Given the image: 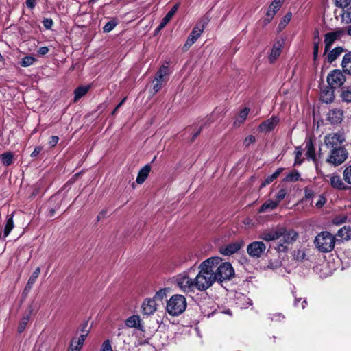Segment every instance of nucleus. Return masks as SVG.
<instances>
[{
    "mask_svg": "<svg viewBox=\"0 0 351 351\" xmlns=\"http://www.w3.org/2000/svg\"><path fill=\"white\" fill-rule=\"evenodd\" d=\"M217 265H199V272L195 278V285H196L197 290L199 291H206L217 282V277L214 271V268Z\"/></svg>",
    "mask_w": 351,
    "mask_h": 351,
    "instance_id": "nucleus-1",
    "label": "nucleus"
},
{
    "mask_svg": "<svg viewBox=\"0 0 351 351\" xmlns=\"http://www.w3.org/2000/svg\"><path fill=\"white\" fill-rule=\"evenodd\" d=\"M339 242V239L328 231H322L319 233L314 239V244L317 250L320 252H330Z\"/></svg>",
    "mask_w": 351,
    "mask_h": 351,
    "instance_id": "nucleus-2",
    "label": "nucleus"
},
{
    "mask_svg": "<svg viewBox=\"0 0 351 351\" xmlns=\"http://www.w3.org/2000/svg\"><path fill=\"white\" fill-rule=\"evenodd\" d=\"M186 308V300L184 296L176 294L172 295L167 301L166 310L172 316H178Z\"/></svg>",
    "mask_w": 351,
    "mask_h": 351,
    "instance_id": "nucleus-3",
    "label": "nucleus"
},
{
    "mask_svg": "<svg viewBox=\"0 0 351 351\" xmlns=\"http://www.w3.org/2000/svg\"><path fill=\"white\" fill-rule=\"evenodd\" d=\"M348 153L344 147L329 149L328 156L326 162L333 165L338 166L342 164L348 158Z\"/></svg>",
    "mask_w": 351,
    "mask_h": 351,
    "instance_id": "nucleus-4",
    "label": "nucleus"
},
{
    "mask_svg": "<svg viewBox=\"0 0 351 351\" xmlns=\"http://www.w3.org/2000/svg\"><path fill=\"white\" fill-rule=\"evenodd\" d=\"M344 134L341 132H332L324 136V145L328 149L343 147L342 144L345 142Z\"/></svg>",
    "mask_w": 351,
    "mask_h": 351,
    "instance_id": "nucleus-5",
    "label": "nucleus"
},
{
    "mask_svg": "<svg viewBox=\"0 0 351 351\" xmlns=\"http://www.w3.org/2000/svg\"><path fill=\"white\" fill-rule=\"evenodd\" d=\"M215 274L217 277V282L223 287V283L234 277L235 273L232 265H219Z\"/></svg>",
    "mask_w": 351,
    "mask_h": 351,
    "instance_id": "nucleus-6",
    "label": "nucleus"
},
{
    "mask_svg": "<svg viewBox=\"0 0 351 351\" xmlns=\"http://www.w3.org/2000/svg\"><path fill=\"white\" fill-rule=\"evenodd\" d=\"M346 77L343 73L338 69L331 71L327 77V82L332 89L341 87L345 82Z\"/></svg>",
    "mask_w": 351,
    "mask_h": 351,
    "instance_id": "nucleus-7",
    "label": "nucleus"
},
{
    "mask_svg": "<svg viewBox=\"0 0 351 351\" xmlns=\"http://www.w3.org/2000/svg\"><path fill=\"white\" fill-rule=\"evenodd\" d=\"M284 233V227L276 226L274 228L265 230L262 232L259 236V238L266 241H271L278 239L282 237V235H283Z\"/></svg>",
    "mask_w": 351,
    "mask_h": 351,
    "instance_id": "nucleus-8",
    "label": "nucleus"
},
{
    "mask_svg": "<svg viewBox=\"0 0 351 351\" xmlns=\"http://www.w3.org/2000/svg\"><path fill=\"white\" fill-rule=\"evenodd\" d=\"M178 287L185 293L194 292L196 289L195 279L189 278V276H180L176 280Z\"/></svg>",
    "mask_w": 351,
    "mask_h": 351,
    "instance_id": "nucleus-9",
    "label": "nucleus"
},
{
    "mask_svg": "<svg viewBox=\"0 0 351 351\" xmlns=\"http://www.w3.org/2000/svg\"><path fill=\"white\" fill-rule=\"evenodd\" d=\"M344 32L341 29H337L333 32H328L324 35V54L331 48L333 43L341 38Z\"/></svg>",
    "mask_w": 351,
    "mask_h": 351,
    "instance_id": "nucleus-10",
    "label": "nucleus"
},
{
    "mask_svg": "<svg viewBox=\"0 0 351 351\" xmlns=\"http://www.w3.org/2000/svg\"><path fill=\"white\" fill-rule=\"evenodd\" d=\"M324 180L329 182L330 186L337 190H347L348 186L343 182L340 176L332 173L326 175L324 177Z\"/></svg>",
    "mask_w": 351,
    "mask_h": 351,
    "instance_id": "nucleus-11",
    "label": "nucleus"
},
{
    "mask_svg": "<svg viewBox=\"0 0 351 351\" xmlns=\"http://www.w3.org/2000/svg\"><path fill=\"white\" fill-rule=\"evenodd\" d=\"M266 249L265 245L262 241H254L248 245L247 252L252 257H260Z\"/></svg>",
    "mask_w": 351,
    "mask_h": 351,
    "instance_id": "nucleus-12",
    "label": "nucleus"
},
{
    "mask_svg": "<svg viewBox=\"0 0 351 351\" xmlns=\"http://www.w3.org/2000/svg\"><path fill=\"white\" fill-rule=\"evenodd\" d=\"M204 29V25L202 24L201 26L196 25L190 33L187 38V40L184 45L185 50H187L191 46H192L195 42L201 36Z\"/></svg>",
    "mask_w": 351,
    "mask_h": 351,
    "instance_id": "nucleus-13",
    "label": "nucleus"
},
{
    "mask_svg": "<svg viewBox=\"0 0 351 351\" xmlns=\"http://www.w3.org/2000/svg\"><path fill=\"white\" fill-rule=\"evenodd\" d=\"M279 118L276 116H273L271 118L265 120L263 123H261L258 130L259 132H269L271 130H273L275 127L279 123Z\"/></svg>",
    "mask_w": 351,
    "mask_h": 351,
    "instance_id": "nucleus-14",
    "label": "nucleus"
},
{
    "mask_svg": "<svg viewBox=\"0 0 351 351\" xmlns=\"http://www.w3.org/2000/svg\"><path fill=\"white\" fill-rule=\"evenodd\" d=\"M343 119V112L340 108L331 109L327 114V120L332 125L341 123Z\"/></svg>",
    "mask_w": 351,
    "mask_h": 351,
    "instance_id": "nucleus-15",
    "label": "nucleus"
},
{
    "mask_svg": "<svg viewBox=\"0 0 351 351\" xmlns=\"http://www.w3.org/2000/svg\"><path fill=\"white\" fill-rule=\"evenodd\" d=\"M242 245L239 241L228 243L219 247V252L224 256H230L238 252Z\"/></svg>",
    "mask_w": 351,
    "mask_h": 351,
    "instance_id": "nucleus-16",
    "label": "nucleus"
},
{
    "mask_svg": "<svg viewBox=\"0 0 351 351\" xmlns=\"http://www.w3.org/2000/svg\"><path fill=\"white\" fill-rule=\"evenodd\" d=\"M313 269L321 278H324L330 276L336 269L331 267L330 265H315Z\"/></svg>",
    "mask_w": 351,
    "mask_h": 351,
    "instance_id": "nucleus-17",
    "label": "nucleus"
},
{
    "mask_svg": "<svg viewBox=\"0 0 351 351\" xmlns=\"http://www.w3.org/2000/svg\"><path fill=\"white\" fill-rule=\"evenodd\" d=\"M157 304L154 298H146L142 304V312L144 315H152L157 309Z\"/></svg>",
    "mask_w": 351,
    "mask_h": 351,
    "instance_id": "nucleus-18",
    "label": "nucleus"
},
{
    "mask_svg": "<svg viewBox=\"0 0 351 351\" xmlns=\"http://www.w3.org/2000/svg\"><path fill=\"white\" fill-rule=\"evenodd\" d=\"M305 149H306V156L307 158L309 160H312L314 163L317 165V158L316 157L315 150L314 145L313 144V141L311 139H309L306 142L305 145Z\"/></svg>",
    "mask_w": 351,
    "mask_h": 351,
    "instance_id": "nucleus-19",
    "label": "nucleus"
},
{
    "mask_svg": "<svg viewBox=\"0 0 351 351\" xmlns=\"http://www.w3.org/2000/svg\"><path fill=\"white\" fill-rule=\"evenodd\" d=\"M179 8V3H176L173 6V8L171 9L170 11L167 12V14L165 15V16L162 19L160 24L158 27V30H161L163 29L167 24L169 22V21L171 19V18L173 16V15L176 14V12L178 11V9Z\"/></svg>",
    "mask_w": 351,
    "mask_h": 351,
    "instance_id": "nucleus-20",
    "label": "nucleus"
},
{
    "mask_svg": "<svg viewBox=\"0 0 351 351\" xmlns=\"http://www.w3.org/2000/svg\"><path fill=\"white\" fill-rule=\"evenodd\" d=\"M150 171H151L150 165H149V164L145 165L138 171L137 178H136V182L139 184H143L145 182V180L147 179V178L148 177Z\"/></svg>",
    "mask_w": 351,
    "mask_h": 351,
    "instance_id": "nucleus-21",
    "label": "nucleus"
},
{
    "mask_svg": "<svg viewBox=\"0 0 351 351\" xmlns=\"http://www.w3.org/2000/svg\"><path fill=\"white\" fill-rule=\"evenodd\" d=\"M40 273V267H38L36 268V269L33 271V273L30 276V277L27 282V285L24 289L23 293H27L28 292L30 291L34 284L35 283L38 277L39 276Z\"/></svg>",
    "mask_w": 351,
    "mask_h": 351,
    "instance_id": "nucleus-22",
    "label": "nucleus"
},
{
    "mask_svg": "<svg viewBox=\"0 0 351 351\" xmlns=\"http://www.w3.org/2000/svg\"><path fill=\"white\" fill-rule=\"evenodd\" d=\"M336 235L340 238L339 241L349 240L351 238V227L349 226H344L338 230Z\"/></svg>",
    "mask_w": 351,
    "mask_h": 351,
    "instance_id": "nucleus-23",
    "label": "nucleus"
},
{
    "mask_svg": "<svg viewBox=\"0 0 351 351\" xmlns=\"http://www.w3.org/2000/svg\"><path fill=\"white\" fill-rule=\"evenodd\" d=\"M298 237V234L296 232L293 230H287L285 228V233L282 235L281 237L283 239L284 243L290 244L295 241Z\"/></svg>",
    "mask_w": 351,
    "mask_h": 351,
    "instance_id": "nucleus-24",
    "label": "nucleus"
},
{
    "mask_svg": "<svg viewBox=\"0 0 351 351\" xmlns=\"http://www.w3.org/2000/svg\"><path fill=\"white\" fill-rule=\"evenodd\" d=\"M345 51L341 47H337L330 51L327 56V61L329 63L333 62L336 60Z\"/></svg>",
    "mask_w": 351,
    "mask_h": 351,
    "instance_id": "nucleus-25",
    "label": "nucleus"
},
{
    "mask_svg": "<svg viewBox=\"0 0 351 351\" xmlns=\"http://www.w3.org/2000/svg\"><path fill=\"white\" fill-rule=\"evenodd\" d=\"M90 85L85 86H79L74 90V98L73 101H77L81 97H84L90 90Z\"/></svg>",
    "mask_w": 351,
    "mask_h": 351,
    "instance_id": "nucleus-26",
    "label": "nucleus"
},
{
    "mask_svg": "<svg viewBox=\"0 0 351 351\" xmlns=\"http://www.w3.org/2000/svg\"><path fill=\"white\" fill-rule=\"evenodd\" d=\"M282 45L280 43L275 44L271 49V51L269 56V60L271 63L275 62V60L279 57L281 53Z\"/></svg>",
    "mask_w": 351,
    "mask_h": 351,
    "instance_id": "nucleus-27",
    "label": "nucleus"
},
{
    "mask_svg": "<svg viewBox=\"0 0 351 351\" xmlns=\"http://www.w3.org/2000/svg\"><path fill=\"white\" fill-rule=\"evenodd\" d=\"M343 71L351 75V52L346 53L341 63Z\"/></svg>",
    "mask_w": 351,
    "mask_h": 351,
    "instance_id": "nucleus-28",
    "label": "nucleus"
},
{
    "mask_svg": "<svg viewBox=\"0 0 351 351\" xmlns=\"http://www.w3.org/2000/svg\"><path fill=\"white\" fill-rule=\"evenodd\" d=\"M278 206V202L269 199L266 201L259 208L258 213H264L267 210H274Z\"/></svg>",
    "mask_w": 351,
    "mask_h": 351,
    "instance_id": "nucleus-29",
    "label": "nucleus"
},
{
    "mask_svg": "<svg viewBox=\"0 0 351 351\" xmlns=\"http://www.w3.org/2000/svg\"><path fill=\"white\" fill-rule=\"evenodd\" d=\"M141 319L138 315H132L125 320V325L129 328H140Z\"/></svg>",
    "mask_w": 351,
    "mask_h": 351,
    "instance_id": "nucleus-30",
    "label": "nucleus"
},
{
    "mask_svg": "<svg viewBox=\"0 0 351 351\" xmlns=\"http://www.w3.org/2000/svg\"><path fill=\"white\" fill-rule=\"evenodd\" d=\"M32 309L29 308L28 313H25V315H24L21 321L19 322V326H18V332L19 333H21L25 330V329L27 325V323L29 320L30 315L32 314Z\"/></svg>",
    "mask_w": 351,
    "mask_h": 351,
    "instance_id": "nucleus-31",
    "label": "nucleus"
},
{
    "mask_svg": "<svg viewBox=\"0 0 351 351\" xmlns=\"http://www.w3.org/2000/svg\"><path fill=\"white\" fill-rule=\"evenodd\" d=\"M14 228L13 215L7 217L6 224L3 230V237H6Z\"/></svg>",
    "mask_w": 351,
    "mask_h": 351,
    "instance_id": "nucleus-32",
    "label": "nucleus"
},
{
    "mask_svg": "<svg viewBox=\"0 0 351 351\" xmlns=\"http://www.w3.org/2000/svg\"><path fill=\"white\" fill-rule=\"evenodd\" d=\"M0 160L3 165L9 166L13 162V154L10 152L3 153L0 155Z\"/></svg>",
    "mask_w": 351,
    "mask_h": 351,
    "instance_id": "nucleus-33",
    "label": "nucleus"
},
{
    "mask_svg": "<svg viewBox=\"0 0 351 351\" xmlns=\"http://www.w3.org/2000/svg\"><path fill=\"white\" fill-rule=\"evenodd\" d=\"M283 171V168H278L273 174L265 178L264 182L261 184V187H264L266 185L272 182L275 179H276L281 172Z\"/></svg>",
    "mask_w": 351,
    "mask_h": 351,
    "instance_id": "nucleus-34",
    "label": "nucleus"
},
{
    "mask_svg": "<svg viewBox=\"0 0 351 351\" xmlns=\"http://www.w3.org/2000/svg\"><path fill=\"white\" fill-rule=\"evenodd\" d=\"M249 112H250V108H244L243 109H242L240 111L234 124H236L237 122H238L239 124L243 123L245 121Z\"/></svg>",
    "mask_w": 351,
    "mask_h": 351,
    "instance_id": "nucleus-35",
    "label": "nucleus"
},
{
    "mask_svg": "<svg viewBox=\"0 0 351 351\" xmlns=\"http://www.w3.org/2000/svg\"><path fill=\"white\" fill-rule=\"evenodd\" d=\"M169 291V288H163L158 291L155 295L154 296V299L156 301H162V300L166 298L167 293Z\"/></svg>",
    "mask_w": 351,
    "mask_h": 351,
    "instance_id": "nucleus-36",
    "label": "nucleus"
},
{
    "mask_svg": "<svg viewBox=\"0 0 351 351\" xmlns=\"http://www.w3.org/2000/svg\"><path fill=\"white\" fill-rule=\"evenodd\" d=\"M341 98L343 101L346 102L351 101V86L345 87L341 93Z\"/></svg>",
    "mask_w": 351,
    "mask_h": 351,
    "instance_id": "nucleus-37",
    "label": "nucleus"
},
{
    "mask_svg": "<svg viewBox=\"0 0 351 351\" xmlns=\"http://www.w3.org/2000/svg\"><path fill=\"white\" fill-rule=\"evenodd\" d=\"M36 61V59L32 56H25L22 58L20 64L23 67H27L32 65Z\"/></svg>",
    "mask_w": 351,
    "mask_h": 351,
    "instance_id": "nucleus-38",
    "label": "nucleus"
},
{
    "mask_svg": "<svg viewBox=\"0 0 351 351\" xmlns=\"http://www.w3.org/2000/svg\"><path fill=\"white\" fill-rule=\"evenodd\" d=\"M300 175L296 170H293L290 172L285 178V180L287 182H295L299 180Z\"/></svg>",
    "mask_w": 351,
    "mask_h": 351,
    "instance_id": "nucleus-39",
    "label": "nucleus"
},
{
    "mask_svg": "<svg viewBox=\"0 0 351 351\" xmlns=\"http://www.w3.org/2000/svg\"><path fill=\"white\" fill-rule=\"evenodd\" d=\"M319 32H317L316 36L314 38L313 42V58L315 60L317 57L319 52Z\"/></svg>",
    "mask_w": 351,
    "mask_h": 351,
    "instance_id": "nucleus-40",
    "label": "nucleus"
},
{
    "mask_svg": "<svg viewBox=\"0 0 351 351\" xmlns=\"http://www.w3.org/2000/svg\"><path fill=\"white\" fill-rule=\"evenodd\" d=\"M343 177L344 181L348 184L351 185V165L347 166L343 172Z\"/></svg>",
    "mask_w": 351,
    "mask_h": 351,
    "instance_id": "nucleus-41",
    "label": "nucleus"
},
{
    "mask_svg": "<svg viewBox=\"0 0 351 351\" xmlns=\"http://www.w3.org/2000/svg\"><path fill=\"white\" fill-rule=\"evenodd\" d=\"M292 14L291 12H288L285 14V16L283 17L282 20L280 21V23L278 25V28L280 30L284 29L285 26L289 23V21L291 19Z\"/></svg>",
    "mask_w": 351,
    "mask_h": 351,
    "instance_id": "nucleus-42",
    "label": "nucleus"
},
{
    "mask_svg": "<svg viewBox=\"0 0 351 351\" xmlns=\"http://www.w3.org/2000/svg\"><path fill=\"white\" fill-rule=\"evenodd\" d=\"M274 16V12L271 10V7H269L266 13V16L263 21L264 25H268L271 21Z\"/></svg>",
    "mask_w": 351,
    "mask_h": 351,
    "instance_id": "nucleus-43",
    "label": "nucleus"
},
{
    "mask_svg": "<svg viewBox=\"0 0 351 351\" xmlns=\"http://www.w3.org/2000/svg\"><path fill=\"white\" fill-rule=\"evenodd\" d=\"M117 25V23L115 20H111L108 21L103 27V32L105 33H108L111 32Z\"/></svg>",
    "mask_w": 351,
    "mask_h": 351,
    "instance_id": "nucleus-44",
    "label": "nucleus"
},
{
    "mask_svg": "<svg viewBox=\"0 0 351 351\" xmlns=\"http://www.w3.org/2000/svg\"><path fill=\"white\" fill-rule=\"evenodd\" d=\"M88 322L84 321L80 324L78 329V330L82 333L81 335H85L86 337L90 332V328H88Z\"/></svg>",
    "mask_w": 351,
    "mask_h": 351,
    "instance_id": "nucleus-45",
    "label": "nucleus"
},
{
    "mask_svg": "<svg viewBox=\"0 0 351 351\" xmlns=\"http://www.w3.org/2000/svg\"><path fill=\"white\" fill-rule=\"evenodd\" d=\"M86 339V337L85 335H80V336L79 337L77 340H76V338H75L74 345L75 344H76V345L74 346L77 348H79V350H80Z\"/></svg>",
    "mask_w": 351,
    "mask_h": 351,
    "instance_id": "nucleus-46",
    "label": "nucleus"
},
{
    "mask_svg": "<svg viewBox=\"0 0 351 351\" xmlns=\"http://www.w3.org/2000/svg\"><path fill=\"white\" fill-rule=\"evenodd\" d=\"M334 1L337 7L345 8L349 5L351 0H334Z\"/></svg>",
    "mask_w": 351,
    "mask_h": 351,
    "instance_id": "nucleus-47",
    "label": "nucleus"
},
{
    "mask_svg": "<svg viewBox=\"0 0 351 351\" xmlns=\"http://www.w3.org/2000/svg\"><path fill=\"white\" fill-rule=\"evenodd\" d=\"M159 75H162V77H165L169 74V67L167 65L162 64L158 69L156 73Z\"/></svg>",
    "mask_w": 351,
    "mask_h": 351,
    "instance_id": "nucleus-48",
    "label": "nucleus"
},
{
    "mask_svg": "<svg viewBox=\"0 0 351 351\" xmlns=\"http://www.w3.org/2000/svg\"><path fill=\"white\" fill-rule=\"evenodd\" d=\"M284 265H273V264H271V265H267V268H269V269H273V270L279 269L280 270L279 274H282V275H284L282 274V269L287 270V267H284Z\"/></svg>",
    "mask_w": 351,
    "mask_h": 351,
    "instance_id": "nucleus-49",
    "label": "nucleus"
},
{
    "mask_svg": "<svg viewBox=\"0 0 351 351\" xmlns=\"http://www.w3.org/2000/svg\"><path fill=\"white\" fill-rule=\"evenodd\" d=\"M221 261V258L219 256H213L204 260L202 263H220Z\"/></svg>",
    "mask_w": 351,
    "mask_h": 351,
    "instance_id": "nucleus-50",
    "label": "nucleus"
},
{
    "mask_svg": "<svg viewBox=\"0 0 351 351\" xmlns=\"http://www.w3.org/2000/svg\"><path fill=\"white\" fill-rule=\"evenodd\" d=\"M326 203V197L324 195H319L317 197V200L315 202V206L317 208H322Z\"/></svg>",
    "mask_w": 351,
    "mask_h": 351,
    "instance_id": "nucleus-51",
    "label": "nucleus"
},
{
    "mask_svg": "<svg viewBox=\"0 0 351 351\" xmlns=\"http://www.w3.org/2000/svg\"><path fill=\"white\" fill-rule=\"evenodd\" d=\"M287 195V191L285 189H281L276 194V201L278 202V203L282 201Z\"/></svg>",
    "mask_w": 351,
    "mask_h": 351,
    "instance_id": "nucleus-52",
    "label": "nucleus"
},
{
    "mask_svg": "<svg viewBox=\"0 0 351 351\" xmlns=\"http://www.w3.org/2000/svg\"><path fill=\"white\" fill-rule=\"evenodd\" d=\"M101 351H112L110 340L107 339L104 341L101 346Z\"/></svg>",
    "mask_w": 351,
    "mask_h": 351,
    "instance_id": "nucleus-53",
    "label": "nucleus"
},
{
    "mask_svg": "<svg viewBox=\"0 0 351 351\" xmlns=\"http://www.w3.org/2000/svg\"><path fill=\"white\" fill-rule=\"evenodd\" d=\"M53 20L51 19H49V18H45L43 19V26L47 29H50L52 26H53Z\"/></svg>",
    "mask_w": 351,
    "mask_h": 351,
    "instance_id": "nucleus-54",
    "label": "nucleus"
},
{
    "mask_svg": "<svg viewBox=\"0 0 351 351\" xmlns=\"http://www.w3.org/2000/svg\"><path fill=\"white\" fill-rule=\"evenodd\" d=\"M295 165H300L302 162V160L300 159L302 156V151L300 150V149L299 147L296 148V149L295 151Z\"/></svg>",
    "mask_w": 351,
    "mask_h": 351,
    "instance_id": "nucleus-55",
    "label": "nucleus"
},
{
    "mask_svg": "<svg viewBox=\"0 0 351 351\" xmlns=\"http://www.w3.org/2000/svg\"><path fill=\"white\" fill-rule=\"evenodd\" d=\"M285 0H274L269 7H275L276 10H280Z\"/></svg>",
    "mask_w": 351,
    "mask_h": 351,
    "instance_id": "nucleus-56",
    "label": "nucleus"
},
{
    "mask_svg": "<svg viewBox=\"0 0 351 351\" xmlns=\"http://www.w3.org/2000/svg\"><path fill=\"white\" fill-rule=\"evenodd\" d=\"M255 141H256V138L254 136L252 135H249L247 136L245 140H244V145L246 146V147H248L250 146V145L255 143Z\"/></svg>",
    "mask_w": 351,
    "mask_h": 351,
    "instance_id": "nucleus-57",
    "label": "nucleus"
},
{
    "mask_svg": "<svg viewBox=\"0 0 351 351\" xmlns=\"http://www.w3.org/2000/svg\"><path fill=\"white\" fill-rule=\"evenodd\" d=\"M59 141V138L57 136H52L50 137L49 144L51 147H55Z\"/></svg>",
    "mask_w": 351,
    "mask_h": 351,
    "instance_id": "nucleus-58",
    "label": "nucleus"
},
{
    "mask_svg": "<svg viewBox=\"0 0 351 351\" xmlns=\"http://www.w3.org/2000/svg\"><path fill=\"white\" fill-rule=\"evenodd\" d=\"M153 83H154V86H153L154 94H155L162 88V82H154Z\"/></svg>",
    "mask_w": 351,
    "mask_h": 351,
    "instance_id": "nucleus-59",
    "label": "nucleus"
},
{
    "mask_svg": "<svg viewBox=\"0 0 351 351\" xmlns=\"http://www.w3.org/2000/svg\"><path fill=\"white\" fill-rule=\"evenodd\" d=\"M287 244L284 243V242L282 243H279L276 247V250L278 252H286L287 250Z\"/></svg>",
    "mask_w": 351,
    "mask_h": 351,
    "instance_id": "nucleus-60",
    "label": "nucleus"
},
{
    "mask_svg": "<svg viewBox=\"0 0 351 351\" xmlns=\"http://www.w3.org/2000/svg\"><path fill=\"white\" fill-rule=\"evenodd\" d=\"M42 151V147H36L34 149V151L32 152L31 154V157H36L39 154L40 152Z\"/></svg>",
    "mask_w": 351,
    "mask_h": 351,
    "instance_id": "nucleus-61",
    "label": "nucleus"
},
{
    "mask_svg": "<svg viewBox=\"0 0 351 351\" xmlns=\"http://www.w3.org/2000/svg\"><path fill=\"white\" fill-rule=\"evenodd\" d=\"M305 197L306 199H311L314 196V193L311 189H305Z\"/></svg>",
    "mask_w": 351,
    "mask_h": 351,
    "instance_id": "nucleus-62",
    "label": "nucleus"
},
{
    "mask_svg": "<svg viewBox=\"0 0 351 351\" xmlns=\"http://www.w3.org/2000/svg\"><path fill=\"white\" fill-rule=\"evenodd\" d=\"M49 52V48L47 47H41L38 50V53L40 56H44Z\"/></svg>",
    "mask_w": 351,
    "mask_h": 351,
    "instance_id": "nucleus-63",
    "label": "nucleus"
},
{
    "mask_svg": "<svg viewBox=\"0 0 351 351\" xmlns=\"http://www.w3.org/2000/svg\"><path fill=\"white\" fill-rule=\"evenodd\" d=\"M75 343V337L71 339L70 346L67 351H80L79 348H77L74 346Z\"/></svg>",
    "mask_w": 351,
    "mask_h": 351,
    "instance_id": "nucleus-64",
    "label": "nucleus"
}]
</instances>
